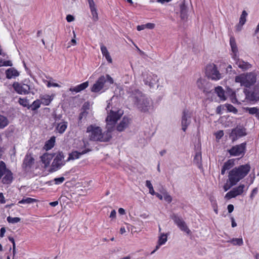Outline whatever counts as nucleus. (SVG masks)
<instances>
[{
    "mask_svg": "<svg viewBox=\"0 0 259 259\" xmlns=\"http://www.w3.org/2000/svg\"><path fill=\"white\" fill-rule=\"evenodd\" d=\"M128 99L142 112H147L152 106L151 101L138 89H130Z\"/></svg>",
    "mask_w": 259,
    "mask_h": 259,
    "instance_id": "nucleus-1",
    "label": "nucleus"
},
{
    "mask_svg": "<svg viewBox=\"0 0 259 259\" xmlns=\"http://www.w3.org/2000/svg\"><path fill=\"white\" fill-rule=\"evenodd\" d=\"M86 133L90 141L107 142L112 138L111 130L107 127V130L103 132L102 128L96 124L89 125L87 127Z\"/></svg>",
    "mask_w": 259,
    "mask_h": 259,
    "instance_id": "nucleus-2",
    "label": "nucleus"
},
{
    "mask_svg": "<svg viewBox=\"0 0 259 259\" xmlns=\"http://www.w3.org/2000/svg\"><path fill=\"white\" fill-rule=\"evenodd\" d=\"M250 168V166L248 164L233 168L229 172L228 181L236 185L248 175Z\"/></svg>",
    "mask_w": 259,
    "mask_h": 259,
    "instance_id": "nucleus-3",
    "label": "nucleus"
},
{
    "mask_svg": "<svg viewBox=\"0 0 259 259\" xmlns=\"http://www.w3.org/2000/svg\"><path fill=\"white\" fill-rule=\"evenodd\" d=\"M256 74L253 72L243 73L236 76L235 78L236 82L240 83L241 86L250 87L256 81Z\"/></svg>",
    "mask_w": 259,
    "mask_h": 259,
    "instance_id": "nucleus-4",
    "label": "nucleus"
},
{
    "mask_svg": "<svg viewBox=\"0 0 259 259\" xmlns=\"http://www.w3.org/2000/svg\"><path fill=\"white\" fill-rule=\"evenodd\" d=\"M112 84L114 83L113 78L108 74L106 76H101L96 82L93 84L91 88V91L94 93H98L101 91L104 87H106V83Z\"/></svg>",
    "mask_w": 259,
    "mask_h": 259,
    "instance_id": "nucleus-5",
    "label": "nucleus"
},
{
    "mask_svg": "<svg viewBox=\"0 0 259 259\" xmlns=\"http://www.w3.org/2000/svg\"><path fill=\"white\" fill-rule=\"evenodd\" d=\"M123 114V110L117 109H111L106 118V122L107 127H110L112 130L113 126L116 123L117 121L121 117Z\"/></svg>",
    "mask_w": 259,
    "mask_h": 259,
    "instance_id": "nucleus-6",
    "label": "nucleus"
},
{
    "mask_svg": "<svg viewBox=\"0 0 259 259\" xmlns=\"http://www.w3.org/2000/svg\"><path fill=\"white\" fill-rule=\"evenodd\" d=\"M205 75L208 78L212 80H218L223 77L222 74L218 70L217 66L213 63L206 66Z\"/></svg>",
    "mask_w": 259,
    "mask_h": 259,
    "instance_id": "nucleus-7",
    "label": "nucleus"
},
{
    "mask_svg": "<svg viewBox=\"0 0 259 259\" xmlns=\"http://www.w3.org/2000/svg\"><path fill=\"white\" fill-rule=\"evenodd\" d=\"M248 189L244 184H240L238 186L234 187L231 190L227 193L225 198L228 200L235 198L238 196H242Z\"/></svg>",
    "mask_w": 259,
    "mask_h": 259,
    "instance_id": "nucleus-8",
    "label": "nucleus"
},
{
    "mask_svg": "<svg viewBox=\"0 0 259 259\" xmlns=\"http://www.w3.org/2000/svg\"><path fill=\"white\" fill-rule=\"evenodd\" d=\"M66 161L64 160V155L62 152H59L57 153L51 166L50 172H54L60 169L61 167L65 165Z\"/></svg>",
    "mask_w": 259,
    "mask_h": 259,
    "instance_id": "nucleus-9",
    "label": "nucleus"
},
{
    "mask_svg": "<svg viewBox=\"0 0 259 259\" xmlns=\"http://www.w3.org/2000/svg\"><path fill=\"white\" fill-rule=\"evenodd\" d=\"M12 172L6 168V164L3 161L0 162V180L3 176L2 182L4 184H10L13 180Z\"/></svg>",
    "mask_w": 259,
    "mask_h": 259,
    "instance_id": "nucleus-10",
    "label": "nucleus"
},
{
    "mask_svg": "<svg viewBox=\"0 0 259 259\" xmlns=\"http://www.w3.org/2000/svg\"><path fill=\"white\" fill-rule=\"evenodd\" d=\"M170 218L181 231L186 232L187 234L191 233V231L182 217L176 214H172L171 215Z\"/></svg>",
    "mask_w": 259,
    "mask_h": 259,
    "instance_id": "nucleus-11",
    "label": "nucleus"
},
{
    "mask_svg": "<svg viewBox=\"0 0 259 259\" xmlns=\"http://www.w3.org/2000/svg\"><path fill=\"white\" fill-rule=\"evenodd\" d=\"M14 90L19 94L27 95L30 92L31 87L27 83L15 82L13 84Z\"/></svg>",
    "mask_w": 259,
    "mask_h": 259,
    "instance_id": "nucleus-12",
    "label": "nucleus"
},
{
    "mask_svg": "<svg viewBox=\"0 0 259 259\" xmlns=\"http://www.w3.org/2000/svg\"><path fill=\"white\" fill-rule=\"evenodd\" d=\"M192 113L187 109H184L182 113L181 125L184 132L186 131L187 127L191 123Z\"/></svg>",
    "mask_w": 259,
    "mask_h": 259,
    "instance_id": "nucleus-13",
    "label": "nucleus"
},
{
    "mask_svg": "<svg viewBox=\"0 0 259 259\" xmlns=\"http://www.w3.org/2000/svg\"><path fill=\"white\" fill-rule=\"evenodd\" d=\"M142 76L145 84L149 85L150 87H153L158 81L157 76L156 75L148 74L146 72H143Z\"/></svg>",
    "mask_w": 259,
    "mask_h": 259,
    "instance_id": "nucleus-14",
    "label": "nucleus"
},
{
    "mask_svg": "<svg viewBox=\"0 0 259 259\" xmlns=\"http://www.w3.org/2000/svg\"><path fill=\"white\" fill-rule=\"evenodd\" d=\"M245 148V144L242 143L240 145L233 146L228 150V152L232 156H237L244 154Z\"/></svg>",
    "mask_w": 259,
    "mask_h": 259,
    "instance_id": "nucleus-15",
    "label": "nucleus"
},
{
    "mask_svg": "<svg viewBox=\"0 0 259 259\" xmlns=\"http://www.w3.org/2000/svg\"><path fill=\"white\" fill-rule=\"evenodd\" d=\"M34 163V159L31 154L27 153L23 160L22 167L25 170L28 171L31 169Z\"/></svg>",
    "mask_w": 259,
    "mask_h": 259,
    "instance_id": "nucleus-16",
    "label": "nucleus"
},
{
    "mask_svg": "<svg viewBox=\"0 0 259 259\" xmlns=\"http://www.w3.org/2000/svg\"><path fill=\"white\" fill-rule=\"evenodd\" d=\"M197 87L204 93H209L211 88V84L205 79L199 78L196 82Z\"/></svg>",
    "mask_w": 259,
    "mask_h": 259,
    "instance_id": "nucleus-17",
    "label": "nucleus"
},
{
    "mask_svg": "<svg viewBox=\"0 0 259 259\" xmlns=\"http://www.w3.org/2000/svg\"><path fill=\"white\" fill-rule=\"evenodd\" d=\"M246 135L245 130L244 128L237 127L232 130L230 134V137L232 141H235L238 137H241Z\"/></svg>",
    "mask_w": 259,
    "mask_h": 259,
    "instance_id": "nucleus-18",
    "label": "nucleus"
},
{
    "mask_svg": "<svg viewBox=\"0 0 259 259\" xmlns=\"http://www.w3.org/2000/svg\"><path fill=\"white\" fill-rule=\"evenodd\" d=\"M233 103H239L244 102L246 99L245 90L243 91L238 92L237 94L233 93L231 96Z\"/></svg>",
    "mask_w": 259,
    "mask_h": 259,
    "instance_id": "nucleus-19",
    "label": "nucleus"
},
{
    "mask_svg": "<svg viewBox=\"0 0 259 259\" xmlns=\"http://www.w3.org/2000/svg\"><path fill=\"white\" fill-rule=\"evenodd\" d=\"M55 154H50L48 153H45L41 156V160L45 165V167H48L50 164V162L52 160Z\"/></svg>",
    "mask_w": 259,
    "mask_h": 259,
    "instance_id": "nucleus-20",
    "label": "nucleus"
},
{
    "mask_svg": "<svg viewBox=\"0 0 259 259\" xmlns=\"http://www.w3.org/2000/svg\"><path fill=\"white\" fill-rule=\"evenodd\" d=\"M246 99L250 101H256L259 100V93L249 91L245 89Z\"/></svg>",
    "mask_w": 259,
    "mask_h": 259,
    "instance_id": "nucleus-21",
    "label": "nucleus"
},
{
    "mask_svg": "<svg viewBox=\"0 0 259 259\" xmlns=\"http://www.w3.org/2000/svg\"><path fill=\"white\" fill-rule=\"evenodd\" d=\"M130 118L127 117H124L117 126V131L119 132L123 131L126 127H127L128 124L130 123Z\"/></svg>",
    "mask_w": 259,
    "mask_h": 259,
    "instance_id": "nucleus-22",
    "label": "nucleus"
},
{
    "mask_svg": "<svg viewBox=\"0 0 259 259\" xmlns=\"http://www.w3.org/2000/svg\"><path fill=\"white\" fill-rule=\"evenodd\" d=\"M235 59L236 60V64L238 67L243 70H246L249 69L251 65L248 62H244L243 60L236 59V57H234Z\"/></svg>",
    "mask_w": 259,
    "mask_h": 259,
    "instance_id": "nucleus-23",
    "label": "nucleus"
},
{
    "mask_svg": "<svg viewBox=\"0 0 259 259\" xmlns=\"http://www.w3.org/2000/svg\"><path fill=\"white\" fill-rule=\"evenodd\" d=\"M234 165V159H229L225 162L221 170V174L224 175L226 171L231 169Z\"/></svg>",
    "mask_w": 259,
    "mask_h": 259,
    "instance_id": "nucleus-24",
    "label": "nucleus"
},
{
    "mask_svg": "<svg viewBox=\"0 0 259 259\" xmlns=\"http://www.w3.org/2000/svg\"><path fill=\"white\" fill-rule=\"evenodd\" d=\"M7 78L11 79L15 78L19 75L18 71L14 68H10L8 69L6 71Z\"/></svg>",
    "mask_w": 259,
    "mask_h": 259,
    "instance_id": "nucleus-25",
    "label": "nucleus"
},
{
    "mask_svg": "<svg viewBox=\"0 0 259 259\" xmlns=\"http://www.w3.org/2000/svg\"><path fill=\"white\" fill-rule=\"evenodd\" d=\"M89 86V82L85 81L83 82L74 88H70V91L72 92L78 93L81 91H83L85 89H86Z\"/></svg>",
    "mask_w": 259,
    "mask_h": 259,
    "instance_id": "nucleus-26",
    "label": "nucleus"
},
{
    "mask_svg": "<svg viewBox=\"0 0 259 259\" xmlns=\"http://www.w3.org/2000/svg\"><path fill=\"white\" fill-rule=\"evenodd\" d=\"M101 50L102 52V54L103 56H104L107 60V61L109 63H111L112 62V59L110 55V54L107 50V48L104 45H102L101 46Z\"/></svg>",
    "mask_w": 259,
    "mask_h": 259,
    "instance_id": "nucleus-27",
    "label": "nucleus"
},
{
    "mask_svg": "<svg viewBox=\"0 0 259 259\" xmlns=\"http://www.w3.org/2000/svg\"><path fill=\"white\" fill-rule=\"evenodd\" d=\"M67 126V122L62 121L57 124L56 130L59 133L62 134L66 131Z\"/></svg>",
    "mask_w": 259,
    "mask_h": 259,
    "instance_id": "nucleus-28",
    "label": "nucleus"
},
{
    "mask_svg": "<svg viewBox=\"0 0 259 259\" xmlns=\"http://www.w3.org/2000/svg\"><path fill=\"white\" fill-rule=\"evenodd\" d=\"M166 241L167 236L164 234H161L158 239V244L156 245L155 249H154L151 252V254L154 253L156 250H157L159 248V246L162 244H164L166 242Z\"/></svg>",
    "mask_w": 259,
    "mask_h": 259,
    "instance_id": "nucleus-29",
    "label": "nucleus"
},
{
    "mask_svg": "<svg viewBox=\"0 0 259 259\" xmlns=\"http://www.w3.org/2000/svg\"><path fill=\"white\" fill-rule=\"evenodd\" d=\"M91 12L93 16V20L94 21H97L99 19L97 10L96 8L95 4L93 5L89 6Z\"/></svg>",
    "mask_w": 259,
    "mask_h": 259,
    "instance_id": "nucleus-30",
    "label": "nucleus"
},
{
    "mask_svg": "<svg viewBox=\"0 0 259 259\" xmlns=\"http://www.w3.org/2000/svg\"><path fill=\"white\" fill-rule=\"evenodd\" d=\"M55 137H52L50 140L47 141L45 145V148L47 150L52 149L55 145Z\"/></svg>",
    "mask_w": 259,
    "mask_h": 259,
    "instance_id": "nucleus-31",
    "label": "nucleus"
},
{
    "mask_svg": "<svg viewBox=\"0 0 259 259\" xmlns=\"http://www.w3.org/2000/svg\"><path fill=\"white\" fill-rule=\"evenodd\" d=\"M9 123V121L7 117L4 115H0V128H4Z\"/></svg>",
    "mask_w": 259,
    "mask_h": 259,
    "instance_id": "nucleus-32",
    "label": "nucleus"
},
{
    "mask_svg": "<svg viewBox=\"0 0 259 259\" xmlns=\"http://www.w3.org/2000/svg\"><path fill=\"white\" fill-rule=\"evenodd\" d=\"M41 100V103L45 105H49L51 101L53 100V98L51 96L45 95L40 97Z\"/></svg>",
    "mask_w": 259,
    "mask_h": 259,
    "instance_id": "nucleus-33",
    "label": "nucleus"
},
{
    "mask_svg": "<svg viewBox=\"0 0 259 259\" xmlns=\"http://www.w3.org/2000/svg\"><path fill=\"white\" fill-rule=\"evenodd\" d=\"M230 44L232 51L234 54V57H236V53L238 52V49H237V45H236V44L235 42V39L234 37H230Z\"/></svg>",
    "mask_w": 259,
    "mask_h": 259,
    "instance_id": "nucleus-34",
    "label": "nucleus"
},
{
    "mask_svg": "<svg viewBox=\"0 0 259 259\" xmlns=\"http://www.w3.org/2000/svg\"><path fill=\"white\" fill-rule=\"evenodd\" d=\"M37 201V200L30 198L24 197L21 200L18 202V204H31Z\"/></svg>",
    "mask_w": 259,
    "mask_h": 259,
    "instance_id": "nucleus-35",
    "label": "nucleus"
},
{
    "mask_svg": "<svg viewBox=\"0 0 259 259\" xmlns=\"http://www.w3.org/2000/svg\"><path fill=\"white\" fill-rule=\"evenodd\" d=\"M215 92L221 100H226V98L224 95V91L221 87L219 86L215 88Z\"/></svg>",
    "mask_w": 259,
    "mask_h": 259,
    "instance_id": "nucleus-36",
    "label": "nucleus"
},
{
    "mask_svg": "<svg viewBox=\"0 0 259 259\" xmlns=\"http://www.w3.org/2000/svg\"><path fill=\"white\" fill-rule=\"evenodd\" d=\"M84 153H85V152H82L81 153L78 152L77 151L73 152L69 154V157L66 161H68L71 159H77L80 157L81 155Z\"/></svg>",
    "mask_w": 259,
    "mask_h": 259,
    "instance_id": "nucleus-37",
    "label": "nucleus"
},
{
    "mask_svg": "<svg viewBox=\"0 0 259 259\" xmlns=\"http://www.w3.org/2000/svg\"><path fill=\"white\" fill-rule=\"evenodd\" d=\"M41 103V102L39 100H36L34 101L29 107H28V108L29 109L31 108V110L33 111L36 110L40 107Z\"/></svg>",
    "mask_w": 259,
    "mask_h": 259,
    "instance_id": "nucleus-38",
    "label": "nucleus"
},
{
    "mask_svg": "<svg viewBox=\"0 0 259 259\" xmlns=\"http://www.w3.org/2000/svg\"><path fill=\"white\" fill-rule=\"evenodd\" d=\"M228 242L232 243L234 245L240 246L243 244V239L242 238H233L232 239L228 241Z\"/></svg>",
    "mask_w": 259,
    "mask_h": 259,
    "instance_id": "nucleus-39",
    "label": "nucleus"
},
{
    "mask_svg": "<svg viewBox=\"0 0 259 259\" xmlns=\"http://www.w3.org/2000/svg\"><path fill=\"white\" fill-rule=\"evenodd\" d=\"M187 9L185 6L183 5L181 7V17L182 19H185L187 18Z\"/></svg>",
    "mask_w": 259,
    "mask_h": 259,
    "instance_id": "nucleus-40",
    "label": "nucleus"
},
{
    "mask_svg": "<svg viewBox=\"0 0 259 259\" xmlns=\"http://www.w3.org/2000/svg\"><path fill=\"white\" fill-rule=\"evenodd\" d=\"M247 15V12L245 10L243 11V12H242V14L240 18V20H239V24L241 26H242L245 24V23L246 22V18Z\"/></svg>",
    "mask_w": 259,
    "mask_h": 259,
    "instance_id": "nucleus-41",
    "label": "nucleus"
},
{
    "mask_svg": "<svg viewBox=\"0 0 259 259\" xmlns=\"http://www.w3.org/2000/svg\"><path fill=\"white\" fill-rule=\"evenodd\" d=\"M20 220H21L20 218H18V217L12 218L11 217H8L7 218V221L9 223H12V224H15V223H18L20 221Z\"/></svg>",
    "mask_w": 259,
    "mask_h": 259,
    "instance_id": "nucleus-42",
    "label": "nucleus"
},
{
    "mask_svg": "<svg viewBox=\"0 0 259 259\" xmlns=\"http://www.w3.org/2000/svg\"><path fill=\"white\" fill-rule=\"evenodd\" d=\"M81 112H80L79 116V120L81 121L83 118H85L87 117V115L89 113L88 111L84 109L83 110H81Z\"/></svg>",
    "mask_w": 259,
    "mask_h": 259,
    "instance_id": "nucleus-43",
    "label": "nucleus"
},
{
    "mask_svg": "<svg viewBox=\"0 0 259 259\" xmlns=\"http://www.w3.org/2000/svg\"><path fill=\"white\" fill-rule=\"evenodd\" d=\"M164 200L168 203H170L172 201L171 196L166 191L163 193Z\"/></svg>",
    "mask_w": 259,
    "mask_h": 259,
    "instance_id": "nucleus-44",
    "label": "nucleus"
},
{
    "mask_svg": "<svg viewBox=\"0 0 259 259\" xmlns=\"http://www.w3.org/2000/svg\"><path fill=\"white\" fill-rule=\"evenodd\" d=\"M19 103L24 107H27V108L28 107H29L28 105V101L26 99L19 98Z\"/></svg>",
    "mask_w": 259,
    "mask_h": 259,
    "instance_id": "nucleus-45",
    "label": "nucleus"
},
{
    "mask_svg": "<svg viewBox=\"0 0 259 259\" xmlns=\"http://www.w3.org/2000/svg\"><path fill=\"white\" fill-rule=\"evenodd\" d=\"M201 160V154L200 153H197L195 156L194 161L197 164L200 163Z\"/></svg>",
    "mask_w": 259,
    "mask_h": 259,
    "instance_id": "nucleus-46",
    "label": "nucleus"
},
{
    "mask_svg": "<svg viewBox=\"0 0 259 259\" xmlns=\"http://www.w3.org/2000/svg\"><path fill=\"white\" fill-rule=\"evenodd\" d=\"M235 185H236V184H233V183H232L231 182H228L227 181V183L224 185L223 188L225 191H227L231 187Z\"/></svg>",
    "mask_w": 259,
    "mask_h": 259,
    "instance_id": "nucleus-47",
    "label": "nucleus"
},
{
    "mask_svg": "<svg viewBox=\"0 0 259 259\" xmlns=\"http://www.w3.org/2000/svg\"><path fill=\"white\" fill-rule=\"evenodd\" d=\"M246 110L248 111V112L250 114H254L256 113H259V110L255 108V107H252V108H247Z\"/></svg>",
    "mask_w": 259,
    "mask_h": 259,
    "instance_id": "nucleus-48",
    "label": "nucleus"
},
{
    "mask_svg": "<svg viewBox=\"0 0 259 259\" xmlns=\"http://www.w3.org/2000/svg\"><path fill=\"white\" fill-rule=\"evenodd\" d=\"M64 180L65 178L63 177H61L60 178L54 179V181L55 182V184L58 185L62 183Z\"/></svg>",
    "mask_w": 259,
    "mask_h": 259,
    "instance_id": "nucleus-49",
    "label": "nucleus"
},
{
    "mask_svg": "<svg viewBox=\"0 0 259 259\" xmlns=\"http://www.w3.org/2000/svg\"><path fill=\"white\" fill-rule=\"evenodd\" d=\"M257 191H258V190H257V188H255L252 190L251 193L250 195V198L251 200H253L255 195L257 193Z\"/></svg>",
    "mask_w": 259,
    "mask_h": 259,
    "instance_id": "nucleus-50",
    "label": "nucleus"
},
{
    "mask_svg": "<svg viewBox=\"0 0 259 259\" xmlns=\"http://www.w3.org/2000/svg\"><path fill=\"white\" fill-rule=\"evenodd\" d=\"M215 137L217 139H220L224 136L223 131L220 130L215 133Z\"/></svg>",
    "mask_w": 259,
    "mask_h": 259,
    "instance_id": "nucleus-51",
    "label": "nucleus"
},
{
    "mask_svg": "<svg viewBox=\"0 0 259 259\" xmlns=\"http://www.w3.org/2000/svg\"><path fill=\"white\" fill-rule=\"evenodd\" d=\"M47 87L49 88L51 87H60V85L57 83H54V82H52L51 81H48V84H47Z\"/></svg>",
    "mask_w": 259,
    "mask_h": 259,
    "instance_id": "nucleus-52",
    "label": "nucleus"
},
{
    "mask_svg": "<svg viewBox=\"0 0 259 259\" xmlns=\"http://www.w3.org/2000/svg\"><path fill=\"white\" fill-rule=\"evenodd\" d=\"M145 28H148L150 29H153L155 27V24L152 23H148L145 24Z\"/></svg>",
    "mask_w": 259,
    "mask_h": 259,
    "instance_id": "nucleus-53",
    "label": "nucleus"
},
{
    "mask_svg": "<svg viewBox=\"0 0 259 259\" xmlns=\"http://www.w3.org/2000/svg\"><path fill=\"white\" fill-rule=\"evenodd\" d=\"M66 20L68 22H71L74 20V18L72 15H68L66 16Z\"/></svg>",
    "mask_w": 259,
    "mask_h": 259,
    "instance_id": "nucleus-54",
    "label": "nucleus"
},
{
    "mask_svg": "<svg viewBox=\"0 0 259 259\" xmlns=\"http://www.w3.org/2000/svg\"><path fill=\"white\" fill-rule=\"evenodd\" d=\"M12 63L11 61H4L3 63V66H12Z\"/></svg>",
    "mask_w": 259,
    "mask_h": 259,
    "instance_id": "nucleus-55",
    "label": "nucleus"
},
{
    "mask_svg": "<svg viewBox=\"0 0 259 259\" xmlns=\"http://www.w3.org/2000/svg\"><path fill=\"white\" fill-rule=\"evenodd\" d=\"M227 208H228V212L229 213H231L234 210V206L232 204H229L228 205Z\"/></svg>",
    "mask_w": 259,
    "mask_h": 259,
    "instance_id": "nucleus-56",
    "label": "nucleus"
},
{
    "mask_svg": "<svg viewBox=\"0 0 259 259\" xmlns=\"http://www.w3.org/2000/svg\"><path fill=\"white\" fill-rule=\"evenodd\" d=\"M116 212L115 210H112L111 212L110 218L111 219H115L116 218Z\"/></svg>",
    "mask_w": 259,
    "mask_h": 259,
    "instance_id": "nucleus-57",
    "label": "nucleus"
},
{
    "mask_svg": "<svg viewBox=\"0 0 259 259\" xmlns=\"http://www.w3.org/2000/svg\"><path fill=\"white\" fill-rule=\"evenodd\" d=\"M1 233H0V236L1 237H3L4 236V234L6 232V229L5 228L3 227L1 229Z\"/></svg>",
    "mask_w": 259,
    "mask_h": 259,
    "instance_id": "nucleus-58",
    "label": "nucleus"
},
{
    "mask_svg": "<svg viewBox=\"0 0 259 259\" xmlns=\"http://www.w3.org/2000/svg\"><path fill=\"white\" fill-rule=\"evenodd\" d=\"M146 186L148 188V189H150L151 188H152L153 187V186L151 183V182L149 180H147L146 181Z\"/></svg>",
    "mask_w": 259,
    "mask_h": 259,
    "instance_id": "nucleus-59",
    "label": "nucleus"
},
{
    "mask_svg": "<svg viewBox=\"0 0 259 259\" xmlns=\"http://www.w3.org/2000/svg\"><path fill=\"white\" fill-rule=\"evenodd\" d=\"M90 105L88 103H85L82 107L81 110H83L84 109H85V110L87 111L89 109Z\"/></svg>",
    "mask_w": 259,
    "mask_h": 259,
    "instance_id": "nucleus-60",
    "label": "nucleus"
},
{
    "mask_svg": "<svg viewBox=\"0 0 259 259\" xmlns=\"http://www.w3.org/2000/svg\"><path fill=\"white\" fill-rule=\"evenodd\" d=\"M228 109L230 111H233V112L237 111V109L232 105H229L228 106Z\"/></svg>",
    "mask_w": 259,
    "mask_h": 259,
    "instance_id": "nucleus-61",
    "label": "nucleus"
},
{
    "mask_svg": "<svg viewBox=\"0 0 259 259\" xmlns=\"http://www.w3.org/2000/svg\"><path fill=\"white\" fill-rule=\"evenodd\" d=\"M137 28L138 31H141L145 28V25H138L137 26Z\"/></svg>",
    "mask_w": 259,
    "mask_h": 259,
    "instance_id": "nucleus-62",
    "label": "nucleus"
},
{
    "mask_svg": "<svg viewBox=\"0 0 259 259\" xmlns=\"http://www.w3.org/2000/svg\"><path fill=\"white\" fill-rule=\"evenodd\" d=\"M231 223H232L231 225H232V227H235L236 226H237V224L235 222L234 218H233V217L231 218Z\"/></svg>",
    "mask_w": 259,
    "mask_h": 259,
    "instance_id": "nucleus-63",
    "label": "nucleus"
},
{
    "mask_svg": "<svg viewBox=\"0 0 259 259\" xmlns=\"http://www.w3.org/2000/svg\"><path fill=\"white\" fill-rule=\"evenodd\" d=\"M0 202H1L2 203H5V198L2 193L0 194Z\"/></svg>",
    "mask_w": 259,
    "mask_h": 259,
    "instance_id": "nucleus-64",
    "label": "nucleus"
}]
</instances>
